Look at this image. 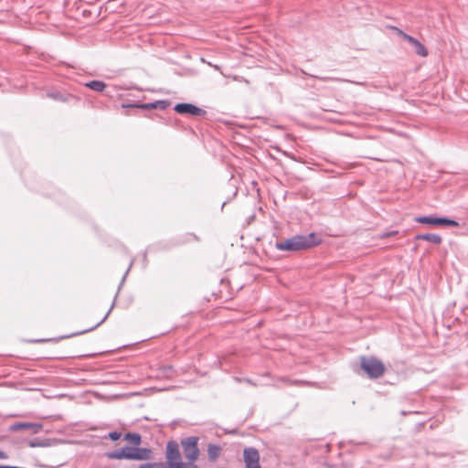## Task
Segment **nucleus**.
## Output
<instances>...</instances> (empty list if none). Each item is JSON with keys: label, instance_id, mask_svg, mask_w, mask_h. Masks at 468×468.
Segmentation results:
<instances>
[{"label": "nucleus", "instance_id": "1", "mask_svg": "<svg viewBox=\"0 0 468 468\" xmlns=\"http://www.w3.org/2000/svg\"><path fill=\"white\" fill-rule=\"evenodd\" d=\"M321 242V236L313 232L308 235H295L286 240L279 241L275 247L279 250L299 251L314 248Z\"/></svg>", "mask_w": 468, "mask_h": 468}, {"label": "nucleus", "instance_id": "2", "mask_svg": "<svg viewBox=\"0 0 468 468\" xmlns=\"http://www.w3.org/2000/svg\"><path fill=\"white\" fill-rule=\"evenodd\" d=\"M360 368L371 379L381 378L386 371L383 362L375 356H361Z\"/></svg>", "mask_w": 468, "mask_h": 468}, {"label": "nucleus", "instance_id": "3", "mask_svg": "<svg viewBox=\"0 0 468 468\" xmlns=\"http://www.w3.org/2000/svg\"><path fill=\"white\" fill-rule=\"evenodd\" d=\"M197 441V437H187L181 441L185 457L191 463L198 459Z\"/></svg>", "mask_w": 468, "mask_h": 468}, {"label": "nucleus", "instance_id": "4", "mask_svg": "<svg viewBox=\"0 0 468 468\" xmlns=\"http://www.w3.org/2000/svg\"><path fill=\"white\" fill-rule=\"evenodd\" d=\"M166 460L167 463L171 468H176L177 464H180V452L176 441H170L166 444Z\"/></svg>", "mask_w": 468, "mask_h": 468}, {"label": "nucleus", "instance_id": "5", "mask_svg": "<svg viewBox=\"0 0 468 468\" xmlns=\"http://www.w3.org/2000/svg\"><path fill=\"white\" fill-rule=\"evenodd\" d=\"M416 221L422 224L435 225V226H447L458 227L459 223L453 219L447 218H435L431 216H423L416 218Z\"/></svg>", "mask_w": 468, "mask_h": 468}, {"label": "nucleus", "instance_id": "6", "mask_svg": "<svg viewBox=\"0 0 468 468\" xmlns=\"http://www.w3.org/2000/svg\"><path fill=\"white\" fill-rule=\"evenodd\" d=\"M43 428L41 423L36 422H16L9 426L8 430L12 432H16L20 431H27L32 434L38 433Z\"/></svg>", "mask_w": 468, "mask_h": 468}, {"label": "nucleus", "instance_id": "7", "mask_svg": "<svg viewBox=\"0 0 468 468\" xmlns=\"http://www.w3.org/2000/svg\"><path fill=\"white\" fill-rule=\"evenodd\" d=\"M243 458L246 468H261L260 454L255 448H245L243 451Z\"/></svg>", "mask_w": 468, "mask_h": 468}, {"label": "nucleus", "instance_id": "8", "mask_svg": "<svg viewBox=\"0 0 468 468\" xmlns=\"http://www.w3.org/2000/svg\"><path fill=\"white\" fill-rule=\"evenodd\" d=\"M175 111L179 114H190L193 116H204L206 111L191 103H177Z\"/></svg>", "mask_w": 468, "mask_h": 468}, {"label": "nucleus", "instance_id": "9", "mask_svg": "<svg viewBox=\"0 0 468 468\" xmlns=\"http://www.w3.org/2000/svg\"><path fill=\"white\" fill-rule=\"evenodd\" d=\"M396 30L398 32V35L402 37L405 40H407L410 44H411L414 47L415 52L418 55H420L421 57H426L428 55L427 48L418 39L404 33L402 30L399 29V28H396Z\"/></svg>", "mask_w": 468, "mask_h": 468}, {"label": "nucleus", "instance_id": "10", "mask_svg": "<svg viewBox=\"0 0 468 468\" xmlns=\"http://www.w3.org/2000/svg\"><path fill=\"white\" fill-rule=\"evenodd\" d=\"M153 452L148 448L131 447L130 460L147 461L152 458Z\"/></svg>", "mask_w": 468, "mask_h": 468}, {"label": "nucleus", "instance_id": "11", "mask_svg": "<svg viewBox=\"0 0 468 468\" xmlns=\"http://www.w3.org/2000/svg\"><path fill=\"white\" fill-rule=\"evenodd\" d=\"M169 104L170 103L168 101H156L154 102H150V103L127 105L126 107L139 108V109H143V110H152V109L165 110L169 106Z\"/></svg>", "mask_w": 468, "mask_h": 468}, {"label": "nucleus", "instance_id": "12", "mask_svg": "<svg viewBox=\"0 0 468 468\" xmlns=\"http://www.w3.org/2000/svg\"><path fill=\"white\" fill-rule=\"evenodd\" d=\"M131 446H124L112 452H106V456L112 460H130Z\"/></svg>", "mask_w": 468, "mask_h": 468}, {"label": "nucleus", "instance_id": "13", "mask_svg": "<svg viewBox=\"0 0 468 468\" xmlns=\"http://www.w3.org/2000/svg\"><path fill=\"white\" fill-rule=\"evenodd\" d=\"M416 239L426 240L431 242L433 244H440L441 242V238L438 234H419L416 236Z\"/></svg>", "mask_w": 468, "mask_h": 468}, {"label": "nucleus", "instance_id": "14", "mask_svg": "<svg viewBox=\"0 0 468 468\" xmlns=\"http://www.w3.org/2000/svg\"><path fill=\"white\" fill-rule=\"evenodd\" d=\"M221 448L216 444H209L207 447V455L210 461H216L219 456Z\"/></svg>", "mask_w": 468, "mask_h": 468}, {"label": "nucleus", "instance_id": "15", "mask_svg": "<svg viewBox=\"0 0 468 468\" xmlns=\"http://www.w3.org/2000/svg\"><path fill=\"white\" fill-rule=\"evenodd\" d=\"M124 440L133 444L134 446H138L142 442L141 435L138 433L129 432L124 435Z\"/></svg>", "mask_w": 468, "mask_h": 468}, {"label": "nucleus", "instance_id": "16", "mask_svg": "<svg viewBox=\"0 0 468 468\" xmlns=\"http://www.w3.org/2000/svg\"><path fill=\"white\" fill-rule=\"evenodd\" d=\"M86 87L95 91H102L106 88V84L101 80H91L86 83Z\"/></svg>", "mask_w": 468, "mask_h": 468}, {"label": "nucleus", "instance_id": "17", "mask_svg": "<svg viewBox=\"0 0 468 468\" xmlns=\"http://www.w3.org/2000/svg\"><path fill=\"white\" fill-rule=\"evenodd\" d=\"M48 96L54 100L62 101H66V97L59 92H50L48 94Z\"/></svg>", "mask_w": 468, "mask_h": 468}, {"label": "nucleus", "instance_id": "18", "mask_svg": "<svg viewBox=\"0 0 468 468\" xmlns=\"http://www.w3.org/2000/svg\"><path fill=\"white\" fill-rule=\"evenodd\" d=\"M108 437L112 441H117V440H119L122 437V433L119 432V431H112V432L109 433Z\"/></svg>", "mask_w": 468, "mask_h": 468}, {"label": "nucleus", "instance_id": "19", "mask_svg": "<svg viewBox=\"0 0 468 468\" xmlns=\"http://www.w3.org/2000/svg\"><path fill=\"white\" fill-rule=\"evenodd\" d=\"M176 468H197V466L194 463L185 464L181 463L180 464H177Z\"/></svg>", "mask_w": 468, "mask_h": 468}, {"label": "nucleus", "instance_id": "20", "mask_svg": "<svg viewBox=\"0 0 468 468\" xmlns=\"http://www.w3.org/2000/svg\"><path fill=\"white\" fill-rule=\"evenodd\" d=\"M398 233V231L396 230H393V231H390V232H386L384 234H382V238H387V237H390V236H393V235H396Z\"/></svg>", "mask_w": 468, "mask_h": 468}, {"label": "nucleus", "instance_id": "21", "mask_svg": "<svg viewBox=\"0 0 468 468\" xmlns=\"http://www.w3.org/2000/svg\"><path fill=\"white\" fill-rule=\"evenodd\" d=\"M110 312H111V310L105 314V316L95 326H93V328H96L97 326L101 324L107 319Z\"/></svg>", "mask_w": 468, "mask_h": 468}, {"label": "nucleus", "instance_id": "22", "mask_svg": "<svg viewBox=\"0 0 468 468\" xmlns=\"http://www.w3.org/2000/svg\"><path fill=\"white\" fill-rule=\"evenodd\" d=\"M8 458V455L4 451L0 450V460H5Z\"/></svg>", "mask_w": 468, "mask_h": 468}, {"label": "nucleus", "instance_id": "23", "mask_svg": "<svg viewBox=\"0 0 468 468\" xmlns=\"http://www.w3.org/2000/svg\"><path fill=\"white\" fill-rule=\"evenodd\" d=\"M139 468H152V463H143L139 466Z\"/></svg>", "mask_w": 468, "mask_h": 468}, {"label": "nucleus", "instance_id": "24", "mask_svg": "<svg viewBox=\"0 0 468 468\" xmlns=\"http://www.w3.org/2000/svg\"><path fill=\"white\" fill-rule=\"evenodd\" d=\"M39 445H40V443H37V442H33V441L29 442V446L30 447H37V446H39Z\"/></svg>", "mask_w": 468, "mask_h": 468}, {"label": "nucleus", "instance_id": "25", "mask_svg": "<svg viewBox=\"0 0 468 468\" xmlns=\"http://www.w3.org/2000/svg\"><path fill=\"white\" fill-rule=\"evenodd\" d=\"M320 80L327 81V80H333L334 79L333 78H329V77H323V78H320Z\"/></svg>", "mask_w": 468, "mask_h": 468}, {"label": "nucleus", "instance_id": "26", "mask_svg": "<svg viewBox=\"0 0 468 468\" xmlns=\"http://www.w3.org/2000/svg\"><path fill=\"white\" fill-rule=\"evenodd\" d=\"M214 68H215L216 69H219L218 66H217V65H216V66H214Z\"/></svg>", "mask_w": 468, "mask_h": 468}, {"label": "nucleus", "instance_id": "27", "mask_svg": "<svg viewBox=\"0 0 468 468\" xmlns=\"http://www.w3.org/2000/svg\"><path fill=\"white\" fill-rule=\"evenodd\" d=\"M92 329H94V328L92 327V328H90L89 331H90V330H92ZM87 331H88V330H84V333H87Z\"/></svg>", "mask_w": 468, "mask_h": 468}]
</instances>
